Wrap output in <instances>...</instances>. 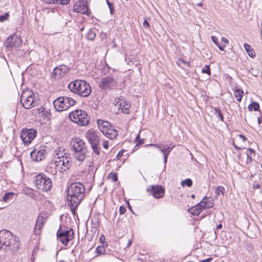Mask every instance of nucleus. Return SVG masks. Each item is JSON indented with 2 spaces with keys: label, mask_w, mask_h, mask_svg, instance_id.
<instances>
[{
  "label": "nucleus",
  "mask_w": 262,
  "mask_h": 262,
  "mask_svg": "<svg viewBox=\"0 0 262 262\" xmlns=\"http://www.w3.org/2000/svg\"><path fill=\"white\" fill-rule=\"evenodd\" d=\"M212 260L211 257H209L206 259L201 260L200 262H210Z\"/></svg>",
  "instance_id": "56"
},
{
  "label": "nucleus",
  "mask_w": 262,
  "mask_h": 262,
  "mask_svg": "<svg viewBox=\"0 0 262 262\" xmlns=\"http://www.w3.org/2000/svg\"><path fill=\"white\" fill-rule=\"evenodd\" d=\"M238 137L243 140V142H245L246 140V138L244 135H239Z\"/></svg>",
  "instance_id": "57"
},
{
  "label": "nucleus",
  "mask_w": 262,
  "mask_h": 262,
  "mask_svg": "<svg viewBox=\"0 0 262 262\" xmlns=\"http://www.w3.org/2000/svg\"><path fill=\"white\" fill-rule=\"evenodd\" d=\"M131 244H132V241L130 240H129L128 242V243L127 244L126 247H129L130 246Z\"/></svg>",
  "instance_id": "61"
},
{
  "label": "nucleus",
  "mask_w": 262,
  "mask_h": 262,
  "mask_svg": "<svg viewBox=\"0 0 262 262\" xmlns=\"http://www.w3.org/2000/svg\"><path fill=\"white\" fill-rule=\"evenodd\" d=\"M222 40L225 43V44L228 43V40L225 37H222Z\"/></svg>",
  "instance_id": "58"
},
{
  "label": "nucleus",
  "mask_w": 262,
  "mask_h": 262,
  "mask_svg": "<svg viewBox=\"0 0 262 262\" xmlns=\"http://www.w3.org/2000/svg\"><path fill=\"white\" fill-rule=\"evenodd\" d=\"M200 204L202 205L204 209H206L213 207L214 203L211 198L205 196L200 202Z\"/></svg>",
  "instance_id": "20"
},
{
  "label": "nucleus",
  "mask_w": 262,
  "mask_h": 262,
  "mask_svg": "<svg viewBox=\"0 0 262 262\" xmlns=\"http://www.w3.org/2000/svg\"><path fill=\"white\" fill-rule=\"evenodd\" d=\"M106 3L110 9V13L111 14H113L114 13V8L113 7V4L109 2L108 0H106Z\"/></svg>",
  "instance_id": "39"
},
{
  "label": "nucleus",
  "mask_w": 262,
  "mask_h": 262,
  "mask_svg": "<svg viewBox=\"0 0 262 262\" xmlns=\"http://www.w3.org/2000/svg\"><path fill=\"white\" fill-rule=\"evenodd\" d=\"M72 150L78 149H83L87 147L85 142L80 138L72 139L71 141Z\"/></svg>",
  "instance_id": "19"
},
{
  "label": "nucleus",
  "mask_w": 262,
  "mask_h": 262,
  "mask_svg": "<svg viewBox=\"0 0 262 262\" xmlns=\"http://www.w3.org/2000/svg\"><path fill=\"white\" fill-rule=\"evenodd\" d=\"M150 145L156 147L161 152H162L164 150V149L166 148V147L168 146L167 144L163 145L162 147L156 144H151Z\"/></svg>",
  "instance_id": "40"
},
{
  "label": "nucleus",
  "mask_w": 262,
  "mask_h": 262,
  "mask_svg": "<svg viewBox=\"0 0 262 262\" xmlns=\"http://www.w3.org/2000/svg\"><path fill=\"white\" fill-rule=\"evenodd\" d=\"M72 151L74 158L79 162H83L88 152L87 147L78 149L77 150V149L72 150Z\"/></svg>",
  "instance_id": "17"
},
{
  "label": "nucleus",
  "mask_w": 262,
  "mask_h": 262,
  "mask_svg": "<svg viewBox=\"0 0 262 262\" xmlns=\"http://www.w3.org/2000/svg\"><path fill=\"white\" fill-rule=\"evenodd\" d=\"M57 239L65 246L68 245L69 242L73 237V230H62L59 229L57 232Z\"/></svg>",
  "instance_id": "14"
},
{
  "label": "nucleus",
  "mask_w": 262,
  "mask_h": 262,
  "mask_svg": "<svg viewBox=\"0 0 262 262\" xmlns=\"http://www.w3.org/2000/svg\"><path fill=\"white\" fill-rule=\"evenodd\" d=\"M69 117L72 121L81 126H86L89 124L90 117L87 113L81 110H76L72 112Z\"/></svg>",
  "instance_id": "4"
},
{
  "label": "nucleus",
  "mask_w": 262,
  "mask_h": 262,
  "mask_svg": "<svg viewBox=\"0 0 262 262\" xmlns=\"http://www.w3.org/2000/svg\"><path fill=\"white\" fill-rule=\"evenodd\" d=\"M14 193L12 192H6L3 197V201L8 202L13 199Z\"/></svg>",
  "instance_id": "30"
},
{
  "label": "nucleus",
  "mask_w": 262,
  "mask_h": 262,
  "mask_svg": "<svg viewBox=\"0 0 262 262\" xmlns=\"http://www.w3.org/2000/svg\"><path fill=\"white\" fill-rule=\"evenodd\" d=\"M260 187V185L256 182H254V183L253 184V188L254 189H258Z\"/></svg>",
  "instance_id": "55"
},
{
  "label": "nucleus",
  "mask_w": 262,
  "mask_h": 262,
  "mask_svg": "<svg viewBox=\"0 0 262 262\" xmlns=\"http://www.w3.org/2000/svg\"><path fill=\"white\" fill-rule=\"evenodd\" d=\"M68 88L72 92L81 97H88L91 93L92 89L90 84L85 80H75L68 85Z\"/></svg>",
  "instance_id": "2"
},
{
  "label": "nucleus",
  "mask_w": 262,
  "mask_h": 262,
  "mask_svg": "<svg viewBox=\"0 0 262 262\" xmlns=\"http://www.w3.org/2000/svg\"><path fill=\"white\" fill-rule=\"evenodd\" d=\"M211 39L212 41L214 42V44H215L217 47L220 45V43L218 42V38L215 36H211Z\"/></svg>",
  "instance_id": "46"
},
{
  "label": "nucleus",
  "mask_w": 262,
  "mask_h": 262,
  "mask_svg": "<svg viewBox=\"0 0 262 262\" xmlns=\"http://www.w3.org/2000/svg\"><path fill=\"white\" fill-rule=\"evenodd\" d=\"M113 182H116L118 180V177L116 173H114L111 177Z\"/></svg>",
  "instance_id": "52"
},
{
  "label": "nucleus",
  "mask_w": 262,
  "mask_h": 262,
  "mask_svg": "<svg viewBox=\"0 0 262 262\" xmlns=\"http://www.w3.org/2000/svg\"><path fill=\"white\" fill-rule=\"evenodd\" d=\"M46 218L47 216L44 213H40L38 215L34 228V233L36 235L40 234V229L43 226V223L46 221Z\"/></svg>",
  "instance_id": "18"
},
{
  "label": "nucleus",
  "mask_w": 262,
  "mask_h": 262,
  "mask_svg": "<svg viewBox=\"0 0 262 262\" xmlns=\"http://www.w3.org/2000/svg\"><path fill=\"white\" fill-rule=\"evenodd\" d=\"M195 210L199 211V213H200L202 210H204L202 205L200 204V202L195 206Z\"/></svg>",
  "instance_id": "44"
},
{
  "label": "nucleus",
  "mask_w": 262,
  "mask_h": 262,
  "mask_svg": "<svg viewBox=\"0 0 262 262\" xmlns=\"http://www.w3.org/2000/svg\"><path fill=\"white\" fill-rule=\"evenodd\" d=\"M233 146H234V147L236 149H240V147H239L238 146H237L236 145H235L234 143L233 144Z\"/></svg>",
  "instance_id": "64"
},
{
  "label": "nucleus",
  "mask_w": 262,
  "mask_h": 262,
  "mask_svg": "<svg viewBox=\"0 0 262 262\" xmlns=\"http://www.w3.org/2000/svg\"><path fill=\"white\" fill-rule=\"evenodd\" d=\"M0 238L4 246H11L15 242V237L9 230H3L0 231Z\"/></svg>",
  "instance_id": "13"
},
{
  "label": "nucleus",
  "mask_w": 262,
  "mask_h": 262,
  "mask_svg": "<svg viewBox=\"0 0 262 262\" xmlns=\"http://www.w3.org/2000/svg\"><path fill=\"white\" fill-rule=\"evenodd\" d=\"M246 156H247V161L246 163L247 164L250 163L252 161V156L255 155V150L252 148H248L247 149V152H246Z\"/></svg>",
  "instance_id": "27"
},
{
  "label": "nucleus",
  "mask_w": 262,
  "mask_h": 262,
  "mask_svg": "<svg viewBox=\"0 0 262 262\" xmlns=\"http://www.w3.org/2000/svg\"><path fill=\"white\" fill-rule=\"evenodd\" d=\"M124 150H120L119 151V152L117 154L116 156V159L118 160H120V159L121 158V157L123 156Z\"/></svg>",
  "instance_id": "50"
},
{
  "label": "nucleus",
  "mask_w": 262,
  "mask_h": 262,
  "mask_svg": "<svg viewBox=\"0 0 262 262\" xmlns=\"http://www.w3.org/2000/svg\"><path fill=\"white\" fill-rule=\"evenodd\" d=\"M86 137L91 145L94 152L99 155L100 154V148L98 146L99 142V137L98 133L94 130L90 129L86 133Z\"/></svg>",
  "instance_id": "6"
},
{
  "label": "nucleus",
  "mask_w": 262,
  "mask_h": 262,
  "mask_svg": "<svg viewBox=\"0 0 262 262\" xmlns=\"http://www.w3.org/2000/svg\"><path fill=\"white\" fill-rule=\"evenodd\" d=\"M143 25L144 27L146 28H149V27H150L149 23L147 21L146 19L144 20V21L143 23Z\"/></svg>",
  "instance_id": "51"
},
{
  "label": "nucleus",
  "mask_w": 262,
  "mask_h": 262,
  "mask_svg": "<svg viewBox=\"0 0 262 262\" xmlns=\"http://www.w3.org/2000/svg\"><path fill=\"white\" fill-rule=\"evenodd\" d=\"M182 186H187V187H191L192 185V181L191 179L188 178L186 180L181 181V183Z\"/></svg>",
  "instance_id": "35"
},
{
  "label": "nucleus",
  "mask_w": 262,
  "mask_h": 262,
  "mask_svg": "<svg viewBox=\"0 0 262 262\" xmlns=\"http://www.w3.org/2000/svg\"><path fill=\"white\" fill-rule=\"evenodd\" d=\"M224 187L222 186H220L216 187L215 190V197L217 198L218 196H220L221 194L224 195Z\"/></svg>",
  "instance_id": "32"
},
{
  "label": "nucleus",
  "mask_w": 262,
  "mask_h": 262,
  "mask_svg": "<svg viewBox=\"0 0 262 262\" xmlns=\"http://www.w3.org/2000/svg\"><path fill=\"white\" fill-rule=\"evenodd\" d=\"M243 91L242 90L237 89L234 91V96L237 101L241 102L243 97Z\"/></svg>",
  "instance_id": "29"
},
{
  "label": "nucleus",
  "mask_w": 262,
  "mask_h": 262,
  "mask_svg": "<svg viewBox=\"0 0 262 262\" xmlns=\"http://www.w3.org/2000/svg\"><path fill=\"white\" fill-rule=\"evenodd\" d=\"M191 213L194 215H198L200 214L199 211L195 210V206L191 208Z\"/></svg>",
  "instance_id": "49"
},
{
  "label": "nucleus",
  "mask_w": 262,
  "mask_h": 262,
  "mask_svg": "<svg viewBox=\"0 0 262 262\" xmlns=\"http://www.w3.org/2000/svg\"><path fill=\"white\" fill-rule=\"evenodd\" d=\"M245 49L246 50L248 55L251 58H254L256 56L255 52L251 46L245 43L244 45Z\"/></svg>",
  "instance_id": "26"
},
{
  "label": "nucleus",
  "mask_w": 262,
  "mask_h": 262,
  "mask_svg": "<svg viewBox=\"0 0 262 262\" xmlns=\"http://www.w3.org/2000/svg\"><path fill=\"white\" fill-rule=\"evenodd\" d=\"M96 252L99 255L104 254L105 249L103 246H98L96 249Z\"/></svg>",
  "instance_id": "37"
},
{
  "label": "nucleus",
  "mask_w": 262,
  "mask_h": 262,
  "mask_svg": "<svg viewBox=\"0 0 262 262\" xmlns=\"http://www.w3.org/2000/svg\"><path fill=\"white\" fill-rule=\"evenodd\" d=\"M195 210L199 211V213H200L202 210H204L202 205L200 204V202L195 206Z\"/></svg>",
  "instance_id": "43"
},
{
  "label": "nucleus",
  "mask_w": 262,
  "mask_h": 262,
  "mask_svg": "<svg viewBox=\"0 0 262 262\" xmlns=\"http://www.w3.org/2000/svg\"><path fill=\"white\" fill-rule=\"evenodd\" d=\"M103 134L111 139H115L118 136L117 130L111 125L107 129H105V132Z\"/></svg>",
  "instance_id": "21"
},
{
  "label": "nucleus",
  "mask_w": 262,
  "mask_h": 262,
  "mask_svg": "<svg viewBox=\"0 0 262 262\" xmlns=\"http://www.w3.org/2000/svg\"><path fill=\"white\" fill-rule=\"evenodd\" d=\"M75 103L76 101L74 99L66 96L59 97L53 102L55 108L58 112L67 110Z\"/></svg>",
  "instance_id": "5"
},
{
  "label": "nucleus",
  "mask_w": 262,
  "mask_h": 262,
  "mask_svg": "<svg viewBox=\"0 0 262 262\" xmlns=\"http://www.w3.org/2000/svg\"><path fill=\"white\" fill-rule=\"evenodd\" d=\"M36 135L37 132L34 129H23L20 133V138L25 145H28L31 143Z\"/></svg>",
  "instance_id": "9"
},
{
  "label": "nucleus",
  "mask_w": 262,
  "mask_h": 262,
  "mask_svg": "<svg viewBox=\"0 0 262 262\" xmlns=\"http://www.w3.org/2000/svg\"><path fill=\"white\" fill-rule=\"evenodd\" d=\"M25 192L26 194L29 195H33V190L30 188H27L25 190Z\"/></svg>",
  "instance_id": "48"
},
{
  "label": "nucleus",
  "mask_w": 262,
  "mask_h": 262,
  "mask_svg": "<svg viewBox=\"0 0 262 262\" xmlns=\"http://www.w3.org/2000/svg\"><path fill=\"white\" fill-rule=\"evenodd\" d=\"M34 183L36 188L42 192H48L52 187L51 180L43 173L36 176Z\"/></svg>",
  "instance_id": "3"
},
{
  "label": "nucleus",
  "mask_w": 262,
  "mask_h": 262,
  "mask_svg": "<svg viewBox=\"0 0 262 262\" xmlns=\"http://www.w3.org/2000/svg\"><path fill=\"white\" fill-rule=\"evenodd\" d=\"M56 167L61 173L66 172L72 165L71 157L63 158L61 160H55L53 163H51Z\"/></svg>",
  "instance_id": "7"
},
{
  "label": "nucleus",
  "mask_w": 262,
  "mask_h": 262,
  "mask_svg": "<svg viewBox=\"0 0 262 262\" xmlns=\"http://www.w3.org/2000/svg\"><path fill=\"white\" fill-rule=\"evenodd\" d=\"M147 191L156 199L162 198L164 194L165 190L161 185H150L147 187Z\"/></svg>",
  "instance_id": "16"
},
{
  "label": "nucleus",
  "mask_w": 262,
  "mask_h": 262,
  "mask_svg": "<svg viewBox=\"0 0 262 262\" xmlns=\"http://www.w3.org/2000/svg\"><path fill=\"white\" fill-rule=\"evenodd\" d=\"M70 68L69 66L66 64H60L53 69L52 76L55 79H61L66 77L70 72Z\"/></svg>",
  "instance_id": "11"
},
{
  "label": "nucleus",
  "mask_w": 262,
  "mask_h": 262,
  "mask_svg": "<svg viewBox=\"0 0 262 262\" xmlns=\"http://www.w3.org/2000/svg\"><path fill=\"white\" fill-rule=\"evenodd\" d=\"M96 37V33L94 29H91L89 30L86 34V37L88 39L90 40H94Z\"/></svg>",
  "instance_id": "31"
},
{
  "label": "nucleus",
  "mask_w": 262,
  "mask_h": 262,
  "mask_svg": "<svg viewBox=\"0 0 262 262\" xmlns=\"http://www.w3.org/2000/svg\"><path fill=\"white\" fill-rule=\"evenodd\" d=\"M126 208L124 206H121L119 208V212L120 214H123L126 212Z\"/></svg>",
  "instance_id": "47"
},
{
  "label": "nucleus",
  "mask_w": 262,
  "mask_h": 262,
  "mask_svg": "<svg viewBox=\"0 0 262 262\" xmlns=\"http://www.w3.org/2000/svg\"><path fill=\"white\" fill-rule=\"evenodd\" d=\"M222 227H223L222 225L221 224H219L218 225H217L216 229H221L222 228Z\"/></svg>",
  "instance_id": "60"
},
{
  "label": "nucleus",
  "mask_w": 262,
  "mask_h": 262,
  "mask_svg": "<svg viewBox=\"0 0 262 262\" xmlns=\"http://www.w3.org/2000/svg\"><path fill=\"white\" fill-rule=\"evenodd\" d=\"M261 121H262V119L260 117H258L257 118V122H258V123L259 125H260L261 123Z\"/></svg>",
  "instance_id": "59"
},
{
  "label": "nucleus",
  "mask_w": 262,
  "mask_h": 262,
  "mask_svg": "<svg viewBox=\"0 0 262 262\" xmlns=\"http://www.w3.org/2000/svg\"><path fill=\"white\" fill-rule=\"evenodd\" d=\"M215 110V115L216 116L220 119L221 121H223L224 117L222 114L221 110L220 107H215L214 108Z\"/></svg>",
  "instance_id": "34"
},
{
  "label": "nucleus",
  "mask_w": 262,
  "mask_h": 262,
  "mask_svg": "<svg viewBox=\"0 0 262 262\" xmlns=\"http://www.w3.org/2000/svg\"><path fill=\"white\" fill-rule=\"evenodd\" d=\"M117 85V82L113 77L107 76L101 78L99 86L102 90L113 89Z\"/></svg>",
  "instance_id": "15"
},
{
  "label": "nucleus",
  "mask_w": 262,
  "mask_h": 262,
  "mask_svg": "<svg viewBox=\"0 0 262 262\" xmlns=\"http://www.w3.org/2000/svg\"><path fill=\"white\" fill-rule=\"evenodd\" d=\"M46 147L41 146L35 148L30 153L32 160L34 161L39 162L43 160L47 155Z\"/></svg>",
  "instance_id": "12"
},
{
  "label": "nucleus",
  "mask_w": 262,
  "mask_h": 262,
  "mask_svg": "<svg viewBox=\"0 0 262 262\" xmlns=\"http://www.w3.org/2000/svg\"><path fill=\"white\" fill-rule=\"evenodd\" d=\"M177 63L180 67L182 66V64H184L185 66H188V67L189 66V62L187 61L184 60L182 58H179L177 60Z\"/></svg>",
  "instance_id": "36"
},
{
  "label": "nucleus",
  "mask_w": 262,
  "mask_h": 262,
  "mask_svg": "<svg viewBox=\"0 0 262 262\" xmlns=\"http://www.w3.org/2000/svg\"><path fill=\"white\" fill-rule=\"evenodd\" d=\"M259 103L256 102H253L248 106V109L249 111H257L259 110Z\"/></svg>",
  "instance_id": "28"
},
{
  "label": "nucleus",
  "mask_w": 262,
  "mask_h": 262,
  "mask_svg": "<svg viewBox=\"0 0 262 262\" xmlns=\"http://www.w3.org/2000/svg\"><path fill=\"white\" fill-rule=\"evenodd\" d=\"M226 44H220L218 46L219 49L221 51H224V48L225 47H226Z\"/></svg>",
  "instance_id": "54"
},
{
  "label": "nucleus",
  "mask_w": 262,
  "mask_h": 262,
  "mask_svg": "<svg viewBox=\"0 0 262 262\" xmlns=\"http://www.w3.org/2000/svg\"><path fill=\"white\" fill-rule=\"evenodd\" d=\"M103 147L105 149L108 148V142L107 141H104L103 142Z\"/></svg>",
  "instance_id": "53"
},
{
  "label": "nucleus",
  "mask_w": 262,
  "mask_h": 262,
  "mask_svg": "<svg viewBox=\"0 0 262 262\" xmlns=\"http://www.w3.org/2000/svg\"><path fill=\"white\" fill-rule=\"evenodd\" d=\"M33 95V92L27 90L23 92L20 97V103L25 108L29 109L34 106Z\"/></svg>",
  "instance_id": "8"
},
{
  "label": "nucleus",
  "mask_w": 262,
  "mask_h": 262,
  "mask_svg": "<svg viewBox=\"0 0 262 262\" xmlns=\"http://www.w3.org/2000/svg\"><path fill=\"white\" fill-rule=\"evenodd\" d=\"M85 195V189L81 183H72L67 189V200L73 214H75L76 209L83 200Z\"/></svg>",
  "instance_id": "1"
},
{
  "label": "nucleus",
  "mask_w": 262,
  "mask_h": 262,
  "mask_svg": "<svg viewBox=\"0 0 262 262\" xmlns=\"http://www.w3.org/2000/svg\"><path fill=\"white\" fill-rule=\"evenodd\" d=\"M202 73H206L210 75L211 74L210 67L208 65H205L202 69Z\"/></svg>",
  "instance_id": "38"
},
{
  "label": "nucleus",
  "mask_w": 262,
  "mask_h": 262,
  "mask_svg": "<svg viewBox=\"0 0 262 262\" xmlns=\"http://www.w3.org/2000/svg\"><path fill=\"white\" fill-rule=\"evenodd\" d=\"M167 159L168 158H164V165H166V163H167ZM165 167V166H164Z\"/></svg>",
  "instance_id": "62"
},
{
  "label": "nucleus",
  "mask_w": 262,
  "mask_h": 262,
  "mask_svg": "<svg viewBox=\"0 0 262 262\" xmlns=\"http://www.w3.org/2000/svg\"><path fill=\"white\" fill-rule=\"evenodd\" d=\"M77 6H78L77 5H75L74 6V10H75V11H76V12H79V11L78 9H76V7H77Z\"/></svg>",
  "instance_id": "63"
},
{
  "label": "nucleus",
  "mask_w": 262,
  "mask_h": 262,
  "mask_svg": "<svg viewBox=\"0 0 262 262\" xmlns=\"http://www.w3.org/2000/svg\"><path fill=\"white\" fill-rule=\"evenodd\" d=\"M98 126L100 130L103 134L105 132V129H107L110 126L111 124L106 121H103L101 119H99L97 121Z\"/></svg>",
  "instance_id": "22"
},
{
  "label": "nucleus",
  "mask_w": 262,
  "mask_h": 262,
  "mask_svg": "<svg viewBox=\"0 0 262 262\" xmlns=\"http://www.w3.org/2000/svg\"><path fill=\"white\" fill-rule=\"evenodd\" d=\"M173 147V146L170 147V146L168 145L167 147H166V148L164 149V150L162 152L164 158H168V157Z\"/></svg>",
  "instance_id": "33"
},
{
  "label": "nucleus",
  "mask_w": 262,
  "mask_h": 262,
  "mask_svg": "<svg viewBox=\"0 0 262 262\" xmlns=\"http://www.w3.org/2000/svg\"><path fill=\"white\" fill-rule=\"evenodd\" d=\"M130 105L126 103L125 101H122L120 102L118 105V110H121L124 114H128L129 111Z\"/></svg>",
  "instance_id": "25"
},
{
  "label": "nucleus",
  "mask_w": 262,
  "mask_h": 262,
  "mask_svg": "<svg viewBox=\"0 0 262 262\" xmlns=\"http://www.w3.org/2000/svg\"><path fill=\"white\" fill-rule=\"evenodd\" d=\"M138 140H139V141H138V143L137 144V145H141V144H143L144 141L143 139H140V135L139 134H138L135 138V141L136 142H137Z\"/></svg>",
  "instance_id": "45"
},
{
  "label": "nucleus",
  "mask_w": 262,
  "mask_h": 262,
  "mask_svg": "<svg viewBox=\"0 0 262 262\" xmlns=\"http://www.w3.org/2000/svg\"><path fill=\"white\" fill-rule=\"evenodd\" d=\"M64 149H63L61 147H59L55 150L56 155L57 158H55V160H61L63 158L70 157V154L67 152H64Z\"/></svg>",
  "instance_id": "23"
},
{
  "label": "nucleus",
  "mask_w": 262,
  "mask_h": 262,
  "mask_svg": "<svg viewBox=\"0 0 262 262\" xmlns=\"http://www.w3.org/2000/svg\"><path fill=\"white\" fill-rule=\"evenodd\" d=\"M9 14L8 13H5L4 15H0V21L2 22L8 18Z\"/></svg>",
  "instance_id": "42"
},
{
  "label": "nucleus",
  "mask_w": 262,
  "mask_h": 262,
  "mask_svg": "<svg viewBox=\"0 0 262 262\" xmlns=\"http://www.w3.org/2000/svg\"><path fill=\"white\" fill-rule=\"evenodd\" d=\"M38 114L40 115L44 119H49L51 117V113L44 107H40L36 110Z\"/></svg>",
  "instance_id": "24"
},
{
  "label": "nucleus",
  "mask_w": 262,
  "mask_h": 262,
  "mask_svg": "<svg viewBox=\"0 0 262 262\" xmlns=\"http://www.w3.org/2000/svg\"><path fill=\"white\" fill-rule=\"evenodd\" d=\"M21 43V38L16 34H13L7 38L4 45L8 50L12 51L14 48H18Z\"/></svg>",
  "instance_id": "10"
},
{
  "label": "nucleus",
  "mask_w": 262,
  "mask_h": 262,
  "mask_svg": "<svg viewBox=\"0 0 262 262\" xmlns=\"http://www.w3.org/2000/svg\"><path fill=\"white\" fill-rule=\"evenodd\" d=\"M248 72L249 74H251L254 76H257L258 74V71L257 70L254 69L252 68L249 70Z\"/></svg>",
  "instance_id": "41"
}]
</instances>
